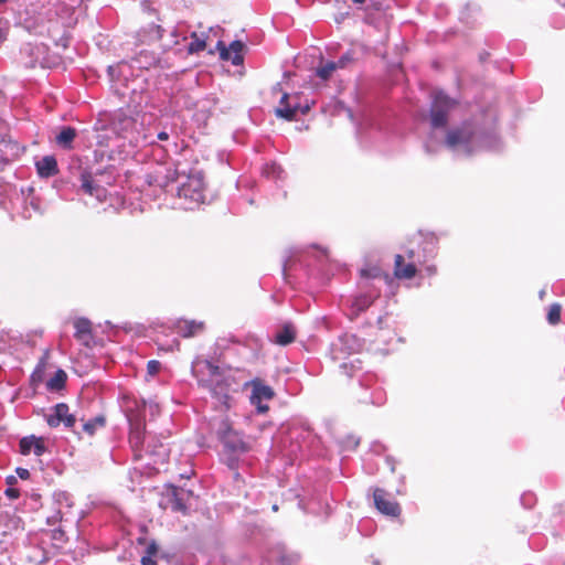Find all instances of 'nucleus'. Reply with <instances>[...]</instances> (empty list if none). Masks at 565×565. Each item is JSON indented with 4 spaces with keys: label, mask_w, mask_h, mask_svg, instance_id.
Returning <instances> with one entry per match:
<instances>
[{
    "label": "nucleus",
    "mask_w": 565,
    "mask_h": 565,
    "mask_svg": "<svg viewBox=\"0 0 565 565\" xmlns=\"http://www.w3.org/2000/svg\"><path fill=\"white\" fill-rule=\"evenodd\" d=\"M243 49L244 44L241 41H233L228 47L223 41L216 43V50L220 53L222 61H231L233 65H241L243 63Z\"/></svg>",
    "instance_id": "10"
},
{
    "label": "nucleus",
    "mask_w": 565,
    "mask_h": 565,
    "mask_svg": "<svg viewBox=\"0 0 565 565\" xmlns=\"http://www.w3.org/2000/svg\"><path fill=\"white\" fill-rule=\"evenodd\" d=\"M141 565H157V561L154 559L153 556H150V555H147L145 554L142 557H141Z\"/></svg>",
    "instance_id": "35"
},
{
    "label": "nucleus",
    "mask_w": 565,
    "mask_h": 565,
    "mask_svg": "<svg viewBox=\"0 0 565 565\" xmlns=\"http://www.w3.org/2000/svg\"><path fill=\"white\" fill-rule=\"evenodd\" d=\"M205 182L202 172L191 171L179 188V195L194 202L204 201Z\"/></svg>",
    "instance_id": "3"
},
{
    "label": "nucleus",
    "mask_w": 565,
    "mask_h": 565,
    "mask_svg": "<svg viewBox=\"0 0 565 565\" xmlns=\"http://www.w3.org/2000/svg\"><path fill=\"white\" fill-rule=\"evenodd\" d=\"M36 172L41 178H51L58 173L57 161L54 156H45L35 163Z\"/></svg>",
    "instance_id": "17"
},
{
    "label": "nucleus",
    "mask_w": 565,
    "mask_h": 565,
    "mask_svg": "<svg viewBox=\"0 0 565 565\" xmlns=\"http://www.w3.org/2000/svg\"><path fill=\"white\" fill-rule=\"evenodd\" d=\"M156 29H157L158 32L161 31V26L160 25H156Z\"/></svg>",
    "instance_id": "45"
},
{
    "label": "nucleus",
    "mask_w": 565,
    "mask_h": 565,
    "mask_svg": "<svg viewBox=\"0 0 565 565\" xmlns=\"http://www.w3.org/2000/svg\"><path fill=\"white\" fill-rule=\"evenodd\" d=\"M417 274L414 262L405 263L403 255L397 254L394 259V276L398 279H412Z\"/></svg>",
    "instance_id": "16"
},
{
    "label": "nucleus",
    "mask_w": 565,
    "mask_h": 565,
    "mask_svg": "<svg viewBox=\"0 0 565 565\" xmlns=\"http://www.w3.org/2000/svg\"><path fill=\"white\" fill-rule=\"evenodd\" d=\"M337 68L338 64L335 62H327L324 65L318 67L316 73L321 79L327 81Z\"/></svg>",
    "instance_id": "30"
},
{
    "label": "nucleus",
    "mask_w": 565,
    "mask_h": 565,
    "mask_svg": "<svg viewBox=\"0 0 565 565\" xmlns=\"http://www.w3.org/2000/svg\"><path fill=\"white\" fill-rule=\"evenodd\" d=\"M50 537L55 548L61 550L67 542V536L62 527L53 529L50 531Z\"/></svg>",
    "instance_id": "27"
},
{
    "label": "nucleus",
    "mask_w": 565,
    "mask_h": 565,
    "mask_svg": "<svg viewBox=\"0 0 565 565\" xmlns=\"http://www.w3.org/2000/svg\"><path fill=\"white\" fill-rule=\"evenodd\" d=\"M544 296H545V291H544V290H541V291H540V298H541V299H543V298H544Z\"/></svg>",
    "instance_id": "44"
},
{
    "label": "nucleus",
    "mask_w": 565,
    "mask_h": 565,
    "mask_svg": "<svg viewBox=\"0 0 565 565\" xmlns=\"http://www.w3.org/2000/svg\"><path fill=\"white\" fill-rule=\"evenodd\" d=\"M184 490L178 487H170V502L173 511L186 513V505L184 503Z\"/></svg>",
    "instance_id": "23"
},
{
    "label": "nucleus",
    "mask_w": 565,
    "mask_h": 565,
    "mask_svg": "<svg viewBox=\"0 0 565 565\" xmlns=\"http://www.w3.org/2000/svg\"><path fill=\"white\" fill-rule=\"evenodd\" d=\"M146 438L145 425L141 423L131 424L129 443L135 451L142 449Z\"/></svg>",
    "instance_id": "19"
},
{
    "label": "nucleus",
    "mask_w": 565,
    "mask_h": 565,
    "mask_svg": "<svg viewBox=\"0 0 565 565\" xmlns=\"http://www.w3.org/2000/svg\"><path fill=\"white\" fill-rule=\"evenodd\" d=\"M6 1H7V0H0V3H3V2H6Z\"/></svg>",
    "instance_id": "46"
},
{
    "label": "nucleus",
    "mask_w": 565,
    "mask_h": 565,
    "mask_svg": "<svg viewBox=\"0 0 565 565\" xmlns=\"http://www.w3.org/2000/svg\"><path fill=\"white\" fill-rule=\"evenodd\" d=\"M75 333L74 338L84 347L92 348L94 344V334L90 320L87 318H77L73 322Z\"/></svg>",
    "instance_id": "14"
},
{
    "label": "nucleus",
    "mask_w": 565,
    "mask_h": 565,
    "mask_svg": "<svg viewBox=\"0 0 565 565\" xmlns=\"http://www.w3.org/2000/svg\"><path fill=\"white\" fill-rule=\"evenodd\" d=\"M46 423L50 427H57L61 423L67 428L74 427L76 417L70 413L68 405L60 403L54 406V414L46 417Z\"/></svg>",
    "instance_id": "11"
},
{
    "label": "nucleus",
    "mask_w": 565,
    "mask_h": 565,
    "mask_svg": "<svg viewBox=\"0 0 565 565\" xmlns=\"http://www.w3.org/2000/svg\"><path fill=\"white\" fill-rule=\"evenodd\" d=\"M413 242L420 244L424 243L423 252L430 257H435L437 254V238L433 234L424 235L422 232H418L414 235Z\"/></svg>",
    "instance_id": "20"
},
{
    "label": "nucleus",
    "mask_w": 565,
    "mask_h": 565,
    "mask_svg": "<svg viewBox=\"0 0 565 565\" xmlns=\"http://www.w3.org/2000/svg\"><path fill=\"white\" fill-rule=\"evenodd\" d=\"M15 472L23 480H26L30 478V471L25 468L19 467V468H17Z\"/></svg>",
    "instance_id": "36"
},
{
    "label": "nucleus",
    "mask_w": 565,
    "mask_h": 565,
    "mask_svg": "<svg viewBox=\"0 0 565 565\" xmlns=\"http://www.w3.org/2000/svg\"><path fill=\"white\" fill-rule=\"evenodd\" d=\"M67 375L63 370H57L53 377L47 381V388L58 391L65 386Z\"/></svg>",
    "instance_id": "26"
},
{
    "label": "nucleus",
    "mask_w": 565,
    "mask_h": 565,
    "mask_svg": "<svg viewBox=\"0 0 565 565\" xmlns=\"http://www.w3.org/2000/svg\"><path fill=\"white\" fill-rule=\"evenodd\" d=\"M349 61V57L347 55L342 56L338 62V68H343L347 65V62Z\"/></svg>",
    "instance_id": "38"
},
{
    "label": "nucleus",
    "mask_w": 565,
    "mask_h": 565,
    "mask_svg": "<svg viewBox=\"0 0 565 565\" xmlns=\"http://www.w3.org/2000/svg\"><path fill=\"white\" fill-rule=\"evenodd\" d=\"M136 120L132 117L122 115L115 122L116 131L122 137H127L136 128Z\"/></svg>",
    "instance_id": "24"
},
{
    "label": "nucleus",
    "mask_w": 565,
    "mask_h": 565,
    "mask_svg": "<svg viewBox=\"0 0 565 565\" xmlns=\"http://www.w3.org/2000/svg\"><path fill=\"white\" fill-rule=\"evenodd\" d=\"M77 132L73 127H63L60 134L55 137L56 143L65 150H71L73 148V141L76 138Z\"/></svg>",
    "instance_id": "22"
},
{
    "label": "nucleus",
    "mask_w": 565,
    "mask_h": 565,
    "mask_svg": "<svg viewBox=\"0 0 565 565\" xmlns=\"http://www.w3.org/2000/svg\"><path fill=\"white\" fill-rule=\"evenodd\" d=\"M425 269L428 275H435L437 271V267L435 265H427Z\"/></svg>",
    "instance_id": "40"
},
{
    "label": "nucleus",
    "mask_w": 565,
    "mask_h": 565,
    "mask_svg": "<svg viewBox=\"0 0 565 565\" xmlns=\"http://www.w3.org/2000/svg\"><path fill=\"white\" fill-rule=\"evenodd\" d=\"M380 290H370L365 294L356 296L351 303L350 311L348 313L351 320L356 319L362 312L372 306L374 300L379 298Z\"/></svg>",
    "instance_id": "13"
},
{
    "label": "nucleus",
    "mask_w": 565,
    "mask_h": 565,
    "mask_svg": "<svg viewBox=\"0 0 565 565\" xmlns=\"http://www.w3.org/2000/svg\"><path fill=\"white\" fill-rule=\"evenodd\" d=\"M252 395H250V403L256 406L257 412L260 414H264L268 412L269 407L267 404H264V401H270L275 396L274 390L265 385L260 380H253L252 381Z\"/></svg>",
    "instance_id": "9"
},
{
    "label": "nucleus",
    "mask_w": 565,
    "mask_h": 565,
    "mask_svg": "<svg viewBox=\"0 0 565 565\" xmlns=\"http://www.w3.org/2000/svg\"><path fill=\"white\" fill-rule=\"evenodd\" d=\"M455 103L448 96L439 93L435 95L430 107V122L434 128H441L448 124V114Z\"/></svg>",
    "instance_id": "5"
},
{
    "label": "nucleus",
    "mask_w": 565,
    "mask_h": 565,
    "mask_svg": "<svg viewBox=\"0 0 565 565\" xmlns=\"http://www.w3.org/2000/svg\"><path fill=\"white\" fill-rule=\"evenodd\" d=\"M356 4H363L366 2V0H352Z\"/></svg>",
    "instance_id": "43"
},
{
    "label": "nucleus",
    "mask_w": 565,
    "mask_h": 565,
    "mask_svg": "<svg viewBox=\"0 0 565 565\" xmlns=\"http://www.w3.org/2000/svg\"><path fill=\"white\" fill-rule=\"evenodd\" d=\"M105 422L106 420L104 416H96L83 424V430L87 435L93 436L97 428L105 426Z\"/></svg>",
    "instance_id": "29"
},
{
    "label": "nucleus",
    "mask_w": 565,
    "mask_h": 565,
    "mask_svg": "<svg viewBox=\"0 0 565 565\" xmlns=\"http://www.w3.org/2000/svg\"><path fill=\"white\" fill-rule=\"evenodd\" d=\"M160 369H161V363L157 360H151L147 364L148 374L151 376L158 374Z\"/></svg>",
    "instance_id": "32"
},
{
    "label": "nucleus",
    "mask_w": 565,
    "mask_h": 565,
    "mask_svg": "<svg viewBox=\"0 0 565 565\" xmlns=\"http://www.w3.org/2000/svg\"><path fill=\"white\" fill-rule=\"evenodd\" d=\"M298 99V95L291 96L288 93H284L280 98L279 106L275 110L276 116L285 120L292 121L297 119L298 113H301L302 115L307 114L310 106L308 104L302 106Z\"/></svg>",
    "instance_id": "4"
},
{
    "label": "nucleus",
    "mask_w": 565,
    "mask_h": 565,
    "mask_svg": "<svg viewBox=\"0 0 565 565\" xmlns=\"http://www.w3.org/2000/svg\"><path fill=\"white\" fill-rule=\"evenodd\" d=\"M4 493L11 500H15L20 497V491L13 487H9Z\"/></svg>",
    "instance_id": "34"
},
{
    "label": "nucleus",
    "mask_w": 565,
    "mask_h": 565,
    "mask_svg": "<svg viewBox=\"0 0 565 565\" xmlns=\"http://www.w3.org/2000/svg\"><path fill=\"white\" fill-rule=\"evenodd\" d=\"M373 499L375 508L384 515L391 518H398L401 514V507L392 495L384 489L376 488L373 491Z\"/></svg>",
    "instance_id": "8"
},
{
    "label": "nucleus",
    "mask_w": 565,
    "mask_h": 565,
    "mask_svg": "<svg viewBox=\"0 0 565 565\" xmlns=\"http://www.w3.org/2000/svg\"><path fill=\"white\" fill-rule=\"evenodd\" d=\"M562 307L559 303H553L547 312V321L555 326L561 321Z\"/></svg>",
    "instance_id": "31"
},
{
    "label": "nucleus",
    "mask_w": 565,
    "mask_h": 565,
    "mask_svg": "<svg viewBox=\"0 0 565 565\" xmlns=\"http://www.w3.org/2000/svg\"><path fill=\"white\" fill-rule=\"evenodd\" d=\"M81 188L86 194L96 196L97 199H100L105 195V189L95 182L93 175L89 172H83L81 174Z\"/></svg>",
    "instance_id": "18"
},
{
    "label": "nucleus",
    "mask_w": 565,
    "mask_h": 565,
    "mask_svg": "<svg viewBox=\"0 0 565 565\" xmlns=\"http://www.w3.org/2000/svg\"><path fill=\"white\" fill-rule=\"evenodd\" d=\"M349 61V57L347 55L342 56L338 62V68H343L347 65V62Z\"/></svg>",
    "instance_id": "37"
},
{
    "label": "nucleus",
    "mask_w": 565,
    "mask_h": 565,
    "mask_svg": "<svg viewBox=\"0 0 565 565\" xmlns=\"http://www.w3.org/2000/svg\"><path fill=\"white\" fill-rule=\"evenodd\" d=\"M475 137V128L470 122H463L461 126L447 131L445 142L449 148L458 146H469Z\"/></svg>",
    "instance_id": "7"
},
{
    "label": "nucleus",
    "mask_w": 565,
    "mask_h": 565,
    "mask_svg": "<svg viewBox=\"0 0 565 565\" xmlns=\"http://www.w3.org/2000/svg\"><path fill=\"white\" fill-rule=\"evenodd\" d=\"M157 138L161 141H166L169 139V134L167 131H160Z\"/></svg>",
    "instance_id": "39"
},
{
    "label": "nucleus",
    "mask_w": 565,
    "mask_h": 565,
    "mask_svg": "<svg viewBox=\"0 0 565 565\" xmlns=\"http://www.w3.org/2000/svg\"><path fill=\"white\" fill-rule=\"evenodd\" d=\"M180 163H174L169 167H159L153 172L147 174V182L149 185H157L159 188H167L169 184L178 181L184 171H180Z\"/></svg>",
    "instance_id": "6"
},
{
    "label": "nucleus",
    "mask_w": 565,
    "mask_h": 565,
    "mask_svg": "<svg viewBox=\"0 0 565 565\" xmlns=\"http://www.w3.org/2000/svg\"><path fill=\"white\" fill-rule=\"evenodd\" d=\"M158 551H159V548H158L157 543L154 541H152L147 545L146 554L156 557V555L158 554Z\"/></svg>",
    "instance_id": "33"
},
{
    "label": "nucleus",
    "mask_w": 565,
    "mask_h": 565,
    "mask_svg": "<svg viewBox=\"0 0 565 565\" xmlns=\"http://www.w3.org/2000/svg\"><path fill=\"white\" fill-rule=\"evenodd\" d=\"M193 375L199 385L207 388L216 398L227 408L230 407L231 377L225 374L217 365L209 360L198 359L193 365Z\"/></svg>",
    "instance_id": "1"
},
{
    "label": "nucleus",
    "mask_w": 565,
    "mask_h": 565,
    "mask_svg": "<svg viewBox=\"0 0 565 565\" xmlns=\"http://www.w3.org/2000/svg\"><path fill=\"white\" fill-rule=\"evenodd\" d=\"M360 276L362 279H365V280L377 279V278H384V279L388 278V275L384 274L382 271V269L377 266L362 268L360 271Z\"/></svg>",
    "instance_id": "28"
},
{
    "label": "nucleus",
    "mask_w": 565,
    "mask_h": 565,
    "mask_svg": "<svg viewBox=\"0 0 565 565\" xmlns=\"http://www.w3.org/2000/svg\"><path fill=\"white\" fill-rule=\"evenodd\" d=\"M296 339V329L292 324H284L275 334L274 342L278 345L285 347L292 343Z\"/></svg>",
    "instance_id": "21"
},
{
    "label": "nucleus",
    "mask_w": 565,
    "mask_h": 565,
    "mask_svg": "<svg viewBox=\"0 0 565 565\" xmlns=\"http://www.w3.org/2000/svg\"><path fill=\"white\" fill-rule=\"evenodd\" d=\"M19 447L23 456L30 455L31 451L36 456H42L46 451L44 439L34 435L21 438Z\"/></svg>",
    "instance_id": "15"
},
{
    "label": "nucleus",
    "mask_w": 565,
    "mask_h": 565,
    "mask_svg": "<svg viewBox=\"0 0 565 565\" xmlns=\"http://www.w3.org/2000/svg\"><path fill=\"white\" fill-rule=\"evenodd\" d=\"M217 435L224 447L233 454H242L249 450L248 444L243 439V436L238 431L233 429L232 424L227 418L220 420Z\"/></svg>",
    "instance_id": "2"
},
{
    "label": "nucleus",
    "mask_w": 565,
    "mask_h": 565,
    "mask_svg": "<svg viewBox=\"0 0 565 565\" xmlns=\"http://www.w3.org/2000/svg\"><path fill=\"white\" fill-rule=\"evenodd\" d=\"M204 330V321L179 319L173 324V331L184 339L200 335Z\"/></svg>",
    "instance_id": "12"
},
{
    "label": "nucleus",
    "mask_w": 565,
    "mask_h": 565,
    "mask_svg": "<svg viewBox=\"0 0 565 565\" xmlns=\"http://www.w3.org/2000/svg\"><path fill=\"white\" fill-rule=\"evenodd\" d=\"M6 481L10 487H12L13 484L17 483V478L14 476H8Z\"/></svg>",
    "instance_id": "41"
},
{
    "label": "nucleus",
    "mask_w": 565,
    "mask_h": 565,
    "mask_svg": "<svg viewBox=\"0 0 565 565\" xmlns=\"http://www.w3.org/2000/svg\"><path fill=\"white\" fill-rule=\"evenodd\" d=\"M415 254H416V252H415V249H414V248H408V249L406 250V256H407V258H408V259H411V260L415 257Z\"/></svg>",
    "instance_id": "42"
},
{
    "label": "nucleus",
    "mask_w": 565,
    "mask_h": 565,
    "mask_svg": "<svg viewBox=\"0 0 565 565\" xmlns=\"http://www.w3.org/2000/svg\"><path fill=\"white\" fill-rule=\"evenodd\" d=\"M191 42L188 45L189 54H196L205 50L206 40L204 34L199 35L196 32L191 33Z\"/></svg>",
    "instance_id": "25"
}]
</instances>
